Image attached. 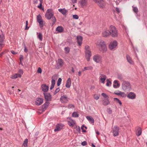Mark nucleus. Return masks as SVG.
<instances>
[{
    "label": "nucleus",
    "instance_id": "3",
    "mask_svg": "<svg viewBox=\"0 0 147 147\" xmlns=\"http://www.w3.org/2000/svg\"><path fill=\"white\" fill-rule=\"evenodd\" d=\"M122 90L125 92L130 91L131 89V85L129 82L127 81H123L122 84Z\"/></svg>",
    "mask_w": 147,
    "mask_h": 147
},
{
    "label": "nucleus",
    "instance_id": "32",
    "mask_svg": "<svg viewBox=\"0 0 147 147\" xmlns=\"http://www.w3.org/2000/svg\"><path fill=\"white\" fill-rule=\"evenodd\" d=\"M63 28L61 26H58L56 29V31L59 32H61L63 31Z\"/></svg>",
    "mask_w": 147,
    "mask_h": 147
},
{
    "label": "nucleus",
    "instance_id": "39",
    "mask_svg": "<svg viewBox=\"0 0 147 147\" xmlns=\"http://www.w3.org/2000/svg\"><path fill=\"white\" fill-rule=\"evenodd\" d=\"M93 97L94 99H95L96 100H97L99 98V97H100V96L99 95H98L97 94H95L93 95Z\"/></svg>",
    "mask_w": 147,
    "mask_h": 147
},
{
    "label": "nucleus",
    "instance_id": "15",
    "mask_svg": "<svg viewBox=\"0 0 147 147\" xmlns=\"http://www.w3.org/2000/svg\"><path fill=\"white\" fill-rule=\"evenodd\" d=\"M63 126V125L62 124H57L56 128L54 129L55 131H57L61 130Z\"/></svg>",
    "mask_w": 147,
    "mask_h": 147
},
{
    "label": "nucleus",
    "instance_id": "51",
    "mask_svg": "<svg viewBox=\"0 0 147 147\" xmlns=\"http://www.w3.org/2000/svg\"><path fill=\"white\" fill-rule=\"evenodd\" d=\"M18 74H20L21 75V76L23 74V71L21 70L20 69L18 71Z\"/></svg>",
    "mask_w": 147,
    "mask_h": 147
},
{
    "label": "nucleus",
    "instance_id": "36",
    "mask_svg": "<svg viewBox=\"0 0 147 147\" xmlns=\"http://www.w3.org/2000/svg\"><path fill=\"white\" fill-rule=\"evenodd\" d=\"M133 10L134 12L137 14L138 11V8L134 6H132Z\"/></svg>",
    "mask_w": 147,
    "mask_h": 147
},
{
    "label": "nucleus",
    "instance_id": "8",
    "mask_svg": "<svg viewBox=\"0 0 147 147\" xmlns=\"http://www.w3.org/2000/svg\"><path fill=\"white\" fill-rule=\"evenodd\" d=\"M97 3L98 6L101 8H103L105 6V3L103 0H93Z\"/></svg>",
    "mask_w": 147,
    "mask_h": 147
},
{
    "label": "nucleus",
    "instance_id": "29",
    "mask_svg": "<svg viewBox=\"0 0 147 147\" xmlns=\"http://www.w3.org/2000/svg\"><path fill=\"white\" fill-rule=\"evenodd\" d=\"M86 118L90 123H94V119L92 117L87 116L86 117Z\"/></svg>",
    "mask_w": 147,
    "mask_h": 147
},
{
    "label": "nucleus",
    "instance_id": "43",
    "mask_svg": "<svg viewBox=\"0 0 147 147\" xmlns=\"http://www.w3.org/2000/svg\"><path fill=\"white\" fill-rule=\"evenodd\" d=\"M117 78L120 80H122L123 79V77L121 74H118L117 76Z\"/></svg>",
    "mask_w": 147,
    "mask_h": 147
},
{
    "label": "nucleus",
    "instance_id": "16",
    "mask_svg": "<svg viewBox=\"0 0 147 147\" xmlns=\"http://www.w3.org/2000/svg\"><path fill=\"white\" fill-rule=\"evenodd\" d=\"M100 81L102 83L104 84L105 81L107 78L106 76V75L102 74H100Z\"/></svg>",
    "mask_w": 147,
    "mask_h": 147
},
{
    "label": "nucleus",
    "instance_id": "1",
    "mask_svg": "<svg viewBox=\"0 0 147 147\" xmlns=\"http://www.w3.org/2000/svg\"><path fill=\"white\" fill-rule=\"evenodd\" d=\"M45 16L46 18L47 19L50 20L51 19V20L53 22L52 26L55 24L56 21V19L51 9H48L47 10Z\"/></svg>",
    "mask_w": 147,
    "mask_h": 147
},
{
    "label": "nucleus",
    "instance_id": "42",
    "mask_svg": "<svg viewBox=\"0 0 147 147\" xmlns=\"http://www.w3.org/2000/svg\"><path fill=\"white\" fill-rule=\"evenodd\" d=\"M107 83L106 84V85L108 86H110L111 84V82L109 80V79H107Z\"/></svg>",
    "mask_w": 147,
    "mask_h": 147
},
{
    "label": "nucleus",
    "instance_id": "6",
    "mask_svg": "<svg viewBox=\"0 0 147 147\" xmlns=\"http://www.w3.org/2000/svg\"><path fill=\"white\" fill-rule=\"evenodd\" d=\"M68 124V125L71 127H74V128H78V129L80 130V127H77L76 125V122L72 119H70L67 121Z\"/></svg>",
    "mask_w": 147,
    "mask_h": 147
},
{
    "label": "nucleus",
    "instance_id": "45",
    "mask_svg": "<svg viewBox=\"0 0 147 147\" xmlns=\"http://www.w3.org/2000/svg\"><path fill=\"white\" fill-rule=\"evenodd\" d=\"M61 80H62L61 78H59L58 79L57 82V85L58 86H59L60 85L61 83Z\"/></svg>",
    "mask_w": 147,
    "mask_h": 147
},
{
    "label": "nucleus",
    "instance_id": "30",
    "mask_svg": "<svg viewBox=\"0 0 147 147\" xmlns=\"http://www.w3.org/2000/svg\"><path fill=\"white\" fill-rule=\"evenodd\" d=\"M58 11L59 12H61L63 15H65L67 12V10L64 9H58Z\"/></svg>",
    "mask_w": 147,
    "mask_h": 147
},
{
    "label": "nucleus",
    "instance_id": "63",
    "mask_svg": "<svg viewBox=\"0 0 147 147\" xmlns=\"http://www.w3.org/2000/svg\"><path fill=\"white\" fill-rule=\"evenodd\" d=\"M72 1L73 3H75L77 2V0H72Z\"/></svg>",
    "mask_w": 147,
    "mask_h": 147
},
{
    "label": "nucleus",
    "instance_id": "20",
    "mask_svg": "<svg viewBox=\"0 0 147 147\" xmlns=\"http://www.w3.org/2000/svg\"><path fill=\"white\" fill-rule=\"evenodd\" d=\"M126 57L127 62L130 64L132 65L134 64V61H133L131 57L129 55H127Z\"/></svg>",
    "mask_w": 147,
    "mask_h": 147
},
{
    "label": "nucleus",
    "instance_id": "50",
    "mask_svg": "<svg viewBox=\"0 0 147 147\" xmlns=\"http://www.w3.org/2000/svg\"><path fill=\"white\" fill-rule=\"evenodd\" d=\"M73 18L76 19H78L79 18V17L77 15H73Z\"/></svg>",
    "mask_w": 147,
    "mask_h": 147
},
{
    "label": "nucleus",
    "instance_id": "7",
    "mask_svg": "<svg viewBox=\"0 0 147 147\" xmlns=\"http://www.w3.org/2000/svg\"><path fill=\"white\" fill-rule=\"evenodd\" d=\"M69 98L65 95H63L61 96L60 98V101L63 104L67 103L68 102Z\"/></svg>",
    "mask_w": 147,
    "mask_h": 147
},
{
    "label": "nucleus",
    "instance_id": "55",
    "mask_svg": "<svg viewBox=\"0 0 147 147\" xmlns=\"http://www.w3.org/2000/svg\"><path fill=\"white\" fill-rule=\"evenodd\" d=\"M20 62H21L22 60L23 59V57L22 55H20Z\"/></svg>",
    "mask_w": 147,
    "mask_h": 147
},
{
    "label": "nucleus",
    "instance_id": "18",
    "mask_svg": "<svg viewBox=\"0 0 147 147\" xmlns=\"http://www.w3.org/2000/svg\"><path fill=\"white\" fill-rule=\"evenodd\" d=\"M136 95L133 92H130L128 94L127 97L130 99H134L136 97Z\"/></svg>",
    "mask_w": 147,
    "mask_h": 147
},
{
    "label": "nucleus",
    "instance_id": "57",
    "mask_svg": "<svg viewBox=\"0 0 147 147\" xmlns=\"http://www.w3.org/2000/svg\"><path fill=\"white\" fill-rule=\"evenodd\" d=\"M24 51L26 53H27L28 51V50L27 49L25 45H24Z\"/></svg>",
    "mask_w": 147,
    "mask_h": 147
},
{
    "label": "nucleus",
    "instance_id": "38",
    "mask_svg": "<svg viewBox=\"0 0 147 147\" xmlns=\"http://www.w3.org/2000/svg\"><path fill=\"white\" fill-rule=\"evenodd\" d=\"M37 20L38 22L42 20V17L40 15H39L37 16Z\"/></svg>",
    "mask_w": 147,
    "mask_h": 147
},
{
    "label": "nucleus",
    "instance_id": "2",
    "mask_svg": "<svg viewBox=\"0 0 147 147\" xmlns=\"http://www.w3.org/2000/svg\"><path fill=\"white\" fill-rule=\"evenodd\" d=\"M96 45L99 50L103 52H105L107 50V48L105 42L101 40L97 41Z\"/></svg>",
    "mask_w": 147,
    "mask_h": 147
},
{
    "label": "nucleus",
    "instance_id": "44",
    "mask_svg": "<svg viewBox=\"0 0 147 147\" xmlns=\"http://www.w3.org/2000/svg\"><path fill=\"white\" fill-rule=\"evenodd\" d=\"M74 105L69 104L68 105V107L69 109H73L74 108Z\"/></svg>",
    "mask_w": 147,
    "mask_h": 147
},
{
    "label": "nucleus",
    "instance_id": "49",
    "mask_svg": "<svg viewBox=\"0 0 147 147\" xmlns=\"http://www.w3.org/2000/svg\"><path fill=\"white\" fill-rule=\"evenodd\" d=\"M121 92V91L119 90L116 91L114 92V94L118 95H119Z\"/></svg>",
    "mask_w": 147,
    "mask_h": 147
},
{
    "label": "nucleus",
    "instance_id": "24",
    "mask_svg": "<svg viewBox=\"0 0 147 147\" xmlns=\"http://www.w3.org/2000/svg\"><path fill=\"white\" fill-rule=\"evenodd\" d=\"M18 77H21V75L20 74H13L10 76V78L12 79H16Z\"/></svg>",
    "mask_w": 147,
    "mask_h": 147
},
{
    "label": "nucleus",
    "instance_id": "19",
    "mask_svg": "<svg viewBox=\"0 0 147 147\" xmlns=\"http://www.w3.org/2000/svg\"><path fill=\"white\" fill-rule=\"evenodd\" d=\"M42 91L45 93L47 92L49 89V87L45 84H42L41 86Z\"/></svg>",
    "mask_w": 147,
    "mask_h": 147
},
{
    "label": "nucleus",
    "instance_id": "27",
    "mask_svg": "<svg viewBox=\"0 0 147 147\" xmlns=\"http://www.w3.org/2000/svg\"><path fill=\"white\" fill-rule=\"evenodd\" d=\"M142 132V129L140 127H138V128L137 131H136V135L138 136H139L141 134Z\"/></svg>",
    "mask_w": 147,
    "mask_h": 147
},
{
    "label": "nucleus",
    "instance_id": "5",
    "mask_svg": "<svg viewBox=\"0 0 147 147\" xmlns=\"http://www.w3.org/2000/svg\"><path fill=\"white\" fill-rule=\"evenodd\" d=\"M110 35L113 37H117L118 35L117 30L116 28L113 26H111L109 28Z\"/></svg>",
    "mask_w": 147,
    "mask_h": 147
},
{
    "label": "nucleus",
    "instance_id": "41",
    "mask_svg": "<svg viewBox=\"0 0 147 147\" xmlns=\"http://www.w3.org/2000/svg\"><path fill=\"white\" fill-rule=\"evenodd\" d=\"M38 23H39L40 26L41 27H42L45 23V22L43 21V20L42 21H40Z\"/></svg>",
    "mask_w": 147,
    "mask_h": 147
},
{
    "label": "nucleus",
    "instance_id": "60",
    "mask_svg": "<svg viewBox=\"0 0 147 147\" xmlns=\"http://www.w3.org/2000/svg\"><path fill=\"white\" fill-rule=\"evenodd\" d=\"M49 104V102H46L45 104V106L46 105L47 107L48 106Z\"/></svg>",
    "mask_w": 147,
    "mask_h": 147
},
{
    "label": "nucleus",
    "instance_id": "59",
    "mask_svg": "<svg viewBox=\"0 0 147 147\" xmlns=\"http://www.w3.org/2000/svg\"><path fill=\"white\" fill-rule=\"evenodd\" d=\"M11 53L13 55H15L17 54V52L14 51L13 50H11Z\"/></svg>",
    "mask_w": 147,
    "mask_h": 147
},
{
    "label": "nucleus",
    "instance_id": "23",
    "mask_svg": "<svg viewBox=\"0 0 147 147\" xmlns=\"http://www.w3.org/2000/svg\"><path fill=\"white\" fill-rule=\"evenodd\" d=\"M55 76H54L52 77L51 86L50 88V89L51 90H52L54 87V85L55 84V81L54 79L55 78Z\"/></svg>",
    "mask_w": 147,
    "mask_h": 147
},
{
    "label": "nucleus",
    "instance_id": "9",
    "mask_svg": "<svg viewBox=\"0 0 147 147\" xmlns=\"http://www.w3.org/2000/svg\"><path fill=\"white\" fill-rule=\"evenodd\" d=\"M117 42L116 40H114L111 42L109 45V49L111 50L114 49L117 46Z\"/></svg>",
    "mask_w": 147,
    "mask_h": 147
},
{
    "label": "nucleus",
    "instance_id": "58",
    "mask_svg": "<svg viewBox=\"0 0 147 147\" xmlns=\"http://www.w3.org/2000/svg\"><path fill=\"white\" fill-rule=\"evenodd\" d=\"M87 143L86 141H84L82 142V144L83 146H85L86 145Z\"/></svg>",
    "mask_w": 147,
    "mask_h": 147
},
{
    "label": "nucleus",
    "instance_id": "31",
    "mask_svg": "<svg viewBox=\"0 0 147 147\" xmlns=\"http://www.w3.org/2000/svg\"><path fill=\"white\" fill-rule=\"evenodd\" d=\"M80 2L82 6H86L87 4L86 0H80Z\"/></svg>",
    "mask_w": 147,
    "mask_h": 147
},
{
    "label": "nucleus",
    "instance_id": "14",
    "mask_svg": "<svg viewBox=\"0 0 147 147\" xmlns=\"http://www.w3.org/2000/svg\"><path fill=\"white\" fill-rule=\"evenodd\" d=\"M102 35L103 37H107L109 36L110 35V31L105 29L102 32Z\"/></svg>",
    "mask_w": 147,
    "mask_h": 147
},
{
    "label": "nucleus",
    "instance_id": "22",
    "mask_svg": "<svg viewBox=\"0 0 147 147\" xmlns=\"http://www.w3.org/2000/svg\"><path fill=\"white\" fill-rule=\"evenodd\" d=\"M63 61L61 59H59L58 60L57 66L58 67L60 68L63 65Z\"/></svg>",
    "mask_w": 147,
    "mask_h": 147
},
{
    "label": "nucleus",
    "instance_id": "48",
    "mask_svg": "<svg viewBox=\"0 0 147 147\" xmlns=\"http://www.w3.org/2000/svg\"><path fill=\"white\" fill-rule=\"evenodd\" d=\"M60 91V89L59 88H57L54 92V95H55L57 93H58Z\"/></svg>",
    "mask_w": 147,
    "mask_h": 147
},
{
    "label": "nucleus",
    "instance_id": "47",
    "mask_svg": "<svg viewBox=\"0 0 147 147\" xmlns=\"http://www.w3.org/2000/svg\"><path fill=\"white\" fill-rule=\"evenodd\" d=\"M65 51L66 53H67L69 52L70 49L68 47H66L65 48Z\"/></svg>",
    "mask_w": 147,
    "mask_h": 147
},
{
    "label": "nucleus",
    "instance_id": "35",
    "mask_svg": "<svg viewBox=\"0 0 147 147\" xmlns=\"http://www.w3.org/2000/svg\"><path fill=\"white\" fill-rule=\"evenodd\" d=\"M37 34L38 38L40 41H42V35L41 33H37Z\"/></svg>",
    "mask_w": 147,
    "mask_h": 147
},
{
    "label": "nucleus",
    "instance_id": "37",
    "mask_svg": "<svg viewBox=\"0 0 147 147\" xmlns=\"http://www.w3.org/2000/svg\"><path fill=\"white\" fill-rule=\"evenodd\" d=\"M79 116V114L77 112H74L72 114V117H78Z\"/></svg>",
    "mask_w": 147,
    "mask_h": 147
},
{
    "label": "nucleus",
    "instance_id": "40",
    "mask_svg": "<svg viewBox=\"0 0 147 147\" xmlns=\"http://www.w3.org/2000/svg\"><path fill=\"white\" fill-rule=\"evenodd\" d=\"M119 95L123 97H125L126 96V94H125V93L122 92H120V94H119Z\"/></svg>",
    "mask_w": 147,
    "mask_h": 147
},
{
    "label": "nucleus",
    "instance_id": "64",
    "mask_svg": "<svg viewBox=\"0 0 147 147\" xmlns=\"http://www.w3.org/2000/svg\"><path fill=\"white\" fill-rule=\"evenodd\" d=\"M29 28V27H28V25H26L25 30H28Z\"/></svg>",
    "mask_w": 147,
    "mask_h": 147
},
{
    "label": "nucleus",
    "instance_id": "53",
    "mask_svg": "<svg viewBox=\"0 0 147 147\" xmlns=\"http://www.w3.org/2000/svg\"><path fill=\"white\" fill-rule=\"evenodd\" d=\"M115 100H116L117 101H118V102L119 104L120 105H121L122 104L121 102V101L118 99L116 98H114Z\"/></svg>",
    "mask_w": 147,
    "mask_h": 147
},
{
    "label": "nucleus",
    "instance_id": "13",
    "mask_svg": "<svg viewBox=\"0 0 147 147\" xmlns=\"http://www.w3.org/2000/svg\"><path fill=\"white\" fill-rule=\"evenodd\" d=\"M45 98L46 101H49L51 100V96L49 93H43Z\"/></svg>",
    "mask_w": 147,
    "mask_h": 147
},
{
    "label": "nucleus",
    "instance_id": "28",
    "mask_svg": "<svg viewBox=\"0 0 147 147\" xmlns=\"http://www.w3.org/2000/svg\"><path fill=\"white\" fill-rule=\"evenodd\" d=\"M110 104V101L108 99H105L103 100V104L105 106H106Z\"/></svg>",
    "mask_w": 147,
    "mask_h": 147
},
{
    "label": "nucleus",
    "instance_id": "21",
    "mask_svg": "<svg viewBox=\"0 0 147 147\" xmlns=\"http://www.w3.org/2000/svg\"><path fill=\"white\" fill-rule=\"evenodd\" d=\"M120 84L119 81L117 80H115L113 82V87L114 88H117L119 87Z\"/></svg>",
    "mask_w": 147,
    "mask_h": 147
},
{
    "label": "nucleus",
    "instance_id": "17",
    "mask_svg": "<svg viewBox=\"0 0 147 147\" xmlns=\"http://www.w3.org/2000/svg\"><path fill=\"white\" fill-rule=\"evenodd\" d=\"M43 102V99L41 98H37L35 101L36 104L37 105H41Z\"/></svg>",
    "mask_w": 147,
    "mask_h": 147
},
{
    "label": "nucleus",
    "instance_id": "54",
    "mask_svg": "<svg viewBox=\"0 0 147 147\" xmlns=\"http://www.w3.org/2000/svg\"><path fill=\"white\" fill-rule=\"evenodd\" d=\"M115 10L118 13H119L120 12V9L119 8L116 7L115 9Z\"/></svg>",
    "mask_w": 147,
    "mask_h": 147
},
{
    "label": "nucleus",
    "instance_id": "4",
    "mask_svg": "<svg viewBox=\"0 0 147 147\" xmlns=\"http://www.w3.org/2000/svg\"><path fill=\"white\" fill-rule=\"evenodd\" d=\"M84 49L86 58L87 60L89 61H90V57L92 56V53L89 46L88 45L85 46Z\"/></svg>",
    "mask_w": 147,
    "mask_h": 147
},
{
    "label": "nucleus",
    "instance_id": "33",
    "mask_svg": "<svg viewBox=\"0 0 147 147\" xmlns=\"http://www.w3.org/2000/svg\"><path fill=\"white\" fill-rule=\"evenodd\" d=\"M28 140L26 139L25 140L22 147H27Z\"/></svg>",
    "mask_w": 147,
    "mask_h": 147
},
{
    "label": "nucleus",
    "instance_id": "10",
    "mask_svg": "<svg viewBox=\"0 0 147 147\" xmlns=\"http://www.w3.org/2000/svg\"><path fill=\"white\" fill-rule=\"evenodd\" d=\"M5 39L4 36L2 34L0 35V51L4 46V40Z\"/></svg>",
    "mask_w": 147,
    "mask_h": 147
},
{
    "label": "nucleus",
    "instance_id": "34",
    "mask_svg": "<svg viewBox=\"0 0 147 147\" xmlns=\"http://www.w3.org/2000/svg\"><path fill=\"white\" fill-rule=\"evenodd\" d=\"M84 69L83 70V71H84L85 70H91L93 69V67L92 66H89L88 67H85L84 68Z\"/></svg>",
    "mask_w": 147,
    "mask_h": 147
},
{
    "label": "nucleus",
    "instance_id": "12",
    "mask_svg": "<svg viewBox=\"0 0 147 147\" xmlns=\"http://www.w3.org/2000/svg\"><path fill=\"white\" fill-rule=\"evenodd\" d=\"M119 128L117 126H114L113 128V133L114 136H117L119 134Z\"/></svg>",
    "mask_w": 147,
    "mask_h": 147
},
{
    "label": "nucleus",
    "instance_id": "25",
    "mask_svg": "<svg viewBox=\"0 0 147 147\" xmlns=\"http://www.w3.org/2000/svg\"><path fill=\"white\" fill-rule=\"evenodd\" d=\"M77 42L79 45L81 46L82 41V37L81 36L77 37Z\"/></svg>",
    "mask_w": 147,
    "mask_h": 147
},
{
    "label": "nucleus",
    "instance_id": "61",
    "mask_svg": "<svg viewBox=\"0 0 147 147\" xmlns=\"http://www.w3.org/2000/svg\"><path fill=\"white\" fill-rule=\"evenodd\" d=\"M4 52H3L1 53L0 54V57H2V56L4 54Z\"/></svg>",
    "mask_w": 147,
    "mask_h": 147
},
{
    "label": "nucleus",
    "instance_id": "46",
    "mask_svg": "<svg viewBox=\"0 0 147 147\" xmlns=\"http://www.w3.org/2000/svg\"><path fill=\"white\" fill-rule=\"evenodd\" d=\"M101 95L104 97L106 98V99H108L109 97L105 93H102L101 94Z\"/></svg>",
    "mask_w": 147,
    "mask_h": 147
},
{
    "label": "nucleus",
    "instance_id": "26",
    "mask_svg": "<svg viewBox=\"0 0 147 147\" xmlns=\"http://www.w3.org/2000/svg\"><path fill=\"white\" fill-rule=\"evenodd\" d=\"M71 81L70 78H69L67 81L66 83V86L67 88H70L71 84Z\"/></svg>",
    "mask_w": 147,
    "mask_h": 147
},
{
    "label": "nucleus",
    "instance_id": "56",
    "mask_svg": "<svg viewBox=\"0 0 147 147\" xmlns=\"http://www.w3.org/2000/svg\"><path fill=\"white\" fill-rule=\"evenodd\" d=\"M42 3L40 2V4L38 6V7L40 9L42 8Z\"/></svg>",
    "mask_w": 147,
    "mask_h": 147
},
{
    "label": "nucleus",
    "instance_id": "52",
    "mask_svg": "<svg viewBox=\"0 0 147 147\" xmlns=\"http://www.w3.org/2000/svg\"><path fill=\"white\" fill-rule=\"evenodd\" d=\"M42 70L40 67H38L37 70V72L39 73H41L42 72Z\"/></svg>",
    "mask_w": 147,
    "mask_h": 147
},
{
    "label": "nucleus",
    "instance_id": "11",
    "mask_svg": "<svg viewBox=\"0 0 147 147\" xmlns=\"http://www.w3.org/2000/svg\"><path fill=\"white\" fill-rule=\"evenodd\" d=\"M102 57L98 55H96L93 57V59L94 61L96 63H101L102 62Z\"/></svg>",
    "mask_w": 147,
    "mask_h": 147
},
{
    "label": "nucleus",
    "instance_id": "62",
    "mask_svg": "<svg viewBox=\"0 0 147 147\" xmlns=\"http://www.w3.org/2000/svg\"><path fill=\"white\" fill-rule=\"evenodd\" d=\"M81 75V72L80 71L78 72V75L79 76H80Z\"/></svg>",
    "mask_w": 147,
    "mask_h": 147
}]
</instances>
